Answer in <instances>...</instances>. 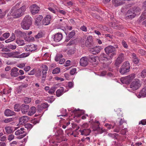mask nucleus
Masks as SVG:
<instances>
[{
    "mask_svg": "<svg viewBox=\"0 0 146 146\" xmlns=\"http://www.w3.org/2000/svg\"><path fill=\"white\" fill-rule=\"evenodd\" d=\"M19 3H17L15 6L12 7L8 15H11L15 18H19L24 14V12L26 10V6L24 5L18 9V6Z\"/></svg>",
    "mask_w": 146,
    "mask_h": 146,
    "instance_id": "nucleus-1",
    "label": "nucleus"
},
{
    "mask_svg": "<svg viewBox=\"0 0 146 146\" xmlns=\"http://www.w3.org/2000/svg\"><path fill=\"white\" fill-rule=\"evenodd\" d=\"M32 19L29 15L26 16L21 23L22 28L25 30H28L32 24Z\"/></svg>",
    "mask_w": 146,
    "mask_h": 146,
    "instance_id": "nucleus-2",
    "label": "nucleus"
},
{
    "mask_svg": "<svg viewBox=\"0 0 146 146\" xmlns=\"http://www.w3.org/2000/svg\"><path fill=\"white\" fill-rule=\"evenodd\" d=\"M130 64L129 62H125L123 63L119 69V72L122 74H125L130 71Z\"/></svg>",
    "mask_w": 146,
    "mask_h": 146,
    "instance_id": "nucleus-3",
    "label": "nucleus"
},
{
    "mask_svg": "<svg viewBox=\"0 0 146 146\" xmlns=\"http://www.w3.org/2000/svg\"><path fill=\"white\" fill-rule=\"evenodd\" d=\"M115 53L111 54L110 56H108L104 53H102L99 56L100 60L106 61L112 59L115 55Z\"/></svg>",
    "mask_w": 146,
    "mask_h": 146,
    "instance_id": "nucleus-4",
    "label": "nucleus"
},
{
    "mask_svg": "<svg viewBox=\"0 0 146 146\" xmlns=\"http://www.w3.org/2000/svg\"><path fill=\"white\" fill-rule=\"evenodd\" d=\"M141 86V84L139 79L133 81L130 85V88L133 90L138 89Z\"/></svg>",
    "mask_w": 146,
    "mask_h": 146,
    "instance_id": "nucleus-5",
    "label": "nucleus"
},
{
    "mask_svg": "<svg viewBox=\"0 0 146 146\" xmlns=\"http://www.w3.org/2000/svg\"><path fill=\"white\" fill-rule=\"evenodd\" d=\"M104 50L106 53L109 54L110 53L112 54L115 53V55L114 56L116 55L115 53L116 49L115 47L112 46H109L106 47L104 49Z\"/></svg>",
    "mask_w": 146,
    "mask_h": 146,
    "instance_id": "nucleus-6",
    "label": "nucleus"
},
{
    "mask_svg": "<svg viewBox=\"0 0 146 146\" xmlns=\"http://www.w3.org/2000/svg\"><path fill=\"white\" fill-rule=\"evenodd\" d=\"M136 15L130 8L127 11L125 16V18L127 19H131L135 17Z\"/></svg>",
    "mask_w": 146,
    "mask_h": 146,
    "instance_id": "nucleus-7",
    "label": "nucleus"
},
{
    "mask_svg": "<svg viewBox=\"0 0 146 146\" xmlns=\"http://www.w3.org/2000/svg\"><path fill=\"white\" fill-rule=\"evenodd\" d=\"M43 25V17L42 15H39L37 17V26L38 28H42Z\"/></svg>",
    "mask_w": 146,
    "mask_h": 146,
    "instance_id": "nucleus-8",
    "label": "nucleus"
},
{
    "mask_svg": "<svg viewBox=\"0 0 146 146\" xmlns=\"http://www.w3.org/2000/svg\"><path fill=\"white\" fill-rule=\"evenodd\" d=\"M124 60V54L121 53L117 59L115 64L116 66H118Z\"/></svg>",
    "mask_w": 146,
    "mask_h": 146,
    "instance_id": "nucleus-9",
    "label": "nucleus"
},
{
    "mask_svg": "<svg viewBox=\"0 0 146 146\" xmlns=\"http://www.w3.org/2000/svg\"><path fill=\"white\" fill-rule=\"evenodd\" d=\"M29 119V117L25 115L20 117L19 119V124L20 125L25 124L28 121Z\"/></svg>",
    "mask_w": 146,
    "mask_h": 146,
    "instance_id": "nucleus-10",
    "label": "nucleus"
},
{
    "mask_svg": "<svg viewBox=\"0 0 146 146\" xmlns=\"http://www.w3.org/2000/svg\"><path fill=\"white\" fill-rule=\"evenodd\" d=\"M102 49L101 47L96 46L91 48L90 51L93 54L96 55L99 53Z\"/></svg>",
    "mask_w": 146,
    "mask_h": 146,
    "instance_id": "nucleus-11",
    "label": "nucleus"
},
{
    "mask_svg": "<svg viewBox=\"0 0 146 146\" xmlns=\"http://www.w3.org/2000/svg\"><path fill=\"white\" fill-rule=\"evenodd\" d=\"M29 106L28 105L23 104L21 106V109L22 113L25 114L28 112L29 110Z\"/></svg>",
    "mask_w": 146,
    "mask_h": 146,
    "instance_id": "nucleus-12",
    "label": "nucleus"
},
{
    "mask_svg": "<svg viewBox=\"0 0 146 146\" xmlns=\"http://www.w3.org/2000/svg\"><path fill=\"white\" fill-rule=\"evenodd\" d=\"M88 57H83L80 59V64L82 66H87L88 64Z\"/></svg>",
    "mask_w": 146,
    "mask_h": 146,
    "instance_id": "nucleus-13",
    "label": "nucleus"
},
{
    "mask_svg": "<svg viewBox=\"0 0 146 146\" xmlns=\"http://www.w3.org/2000/svg\"><path fill=\"white\" fill-rule=\"evenodd\" d=\"M48 107V104L47 103H43L41 104L40 105H38V107H37V108H38V110L37 111V112H40L41 113V114H38V115H41L42 113V112H41V111L43 109H45ZM38 115L37 114V116H38Z\"/></svg>",
    "mask_w": 146,
    "mask_h": 146,
    "instance_id": "nucleus-14",
    "label": "nucleus"
},
{
    "mask_svg": "<svg viewBox=\"0 0 146 146\" xmlns=\"http://www.w3.org/2000/svg\"><path fill=\"white\" fill-rule=\"evenodd\" d=\"M51 17L50 15H47L46 17L43 19V25H47L50 23Z\"/></svg>",
    "mask_w": 146,
    "mask_h": 146,
    "instance_id": "nucleus-15",
    "label": "nucleus"
},
{
    "mask_svg": "<svg viewBox=\"0 0 146 146\" xmlns=\"http://www.w3.org/2000/svg\"><path fill=\"white\" fill-rule=\"evenodd\" d=\"M19 69L17 68L14 67L12 69L10 74L12 76L17 77L19 75L18 72Z\"/></svg>",
    "mask_w": 146,
    "mask_h": 146,
    "instance_id": "nucleus-16",
    "label": "nucleus"
},
{
    "mask_svg": "<svg viewBox=\"0 0 146 146\" xmlns=\"http://www.w3.org/2000/svg\"><path fill=\"white\" fill-rule=\"evenodd\" d=\"M93 42L92 37L91 36H88L85 42V45L86 46H90L92 44Z\"/></svg>",
    "mask_w": 146,
    "mask_h": 146,
    "instance_id": "nucleus-17",
    "label": "nucleus"
},
{
    "mask_svg": "<svg viewBox=\"0 0 146 146\" xmlns=\"http://www.w3.org/2000/svg\"><path fill=\"white\" fill-rule=\"evenodd\" d=\"M29 9L33 15H34L36 13V4L31 5L29 7Z\"/></svg>",
    "mask_w": 146,
    "mask_h": 146,
    "instance_id": "nucleus-18",
    "label": "nucleus"
},
{
    "mask_svg": "<svg viewBox=\"0 0 146 146\" xmlns=\"http://www.w3.org/2000/svg\"><path fill=\"white\" fill-rule=\"evenodd\" d=\"M15 33L16 36L19 37H25L26 36V33L18 29L15 31Z\"/></svg>",
    "mask_w": 146,
    "mask_h": 146,
    "instance_id": "nucleus-19",
    "label": "nucleus"
},
{
    "mask_svg": "<svg viewBox=\"0 0 146 146\" xmlns=\"http://www.w3.org/2000/svg\"><path fill=\"white\" fill-rule=\"evenodd\" d=\"M67 91L66 90L64 91V88L63 87H60L59 89L56 92V94L57 97H60L63 94Z\"/></svg>",
    "mask_w": 146,
    "mask_h": 146,
    "instance_id": "nucleus-20",
    "label": "nucleus"
},
{
    "mask_svg": "<svg viewBox=\"0 0 146 146\" xmlns=\"http://www.w3.org/2000/svg\"><path fill=\"white\" fill-rule=\"evenodd\" d=\"M54 39L55 41L58 42L60 41L62 38V35L61 33H57L54 36Z\"/></svg>",
    "mask_w": 146,
    "mask_h": 146,
    "instance_id": "nucleus-21",
    "label": "nucleus"
},
{
    "mask_svg": "<svg viewBox=\"0 0 146 146\" xmlns=\"http://www.w3.org/2000/svg\"><path fill=\"white\" fill-rule=\"evenodd\" d=\"M4 114L5 116H11L15 115V113L13 111L10 109H7L4 111Z\"/></svg>",
    "mask_w": 146,
    "mask_h": 146,
    "instance_id": "nucleus-22",
    "label": "nucleus"
},
{
    "mask_svg": "<svg viewBox=\"0 0 146 146\" xmlns=\"http://www.w3.org/2000/svg\"><path fill=\"white\" fill-rule=\"evenodd\" d=\"M79 131L81 133L82 135L87 136L89 135L91 133V130L89 129H84L83 130H80Z\"/></svg>",
    "mask_w": 146,
    "mask_h": 146,
    "instance_id": "nucleus-23",
    "label": "nucleus"
},
{
    "mask_svg": "<svg viewBox=\"0 0 146 146\" xmlns=\"http://www.w3.org/2000/svg\"><path fill=\"white\" fill-rule=\"evenodd\" d=\"M75 35V33L74 31H72L70 32L69 34L67 36L65 40V41L66 42H68L71 38Z\"/></svg>",
    "mask_w": 146,
    "mask_h": 146,
    "instance_id": "nucleus-24",
    "label": "nucleus"
},
{
    "mask_svg": "<svg viewBox=\"0 0 146 146\" xmlns=\"http://www.w3.org/2000/svg\"><path fill=\"white\" fill-rule=\"evenodd\" d=\"M131 10L136 15L137 14L140 12L141 11L140 8L137 6L133 7L130 8Z\"/></svg>",
    "mask_w": 146,
    "mask_h": 146,
    "instance_id": "nucleus-25",
    "label": "nucleus"
},
{
    "mask_svg": "<svg viewBox=\"0 0 146 146\" xmlns=\"http://www.w3.org/2000/svg\"><path fill=\"white\" fill-rule=\"evenodd\" d=\"M135 77V74H132L127 76L126 78H127V81L129 84L130 82Z\"/></svg>",
    "mask_w": 146,
    "mask_h": 146,
    "instance_id": "nucleus-26",
    "label": "nucleus"
},
{
    "mask_svg": "<svg viewBox=\"0 0 146 146\" xmlns=\"http://www.w3.org/2000/svg\"><path fill=\"white\" fill-rule=\"evenodd\" d=\"M5 130L6 133L11 134L13 132V128L10 126H6L5 128Z\"/></svg>",
    "mask_w": 146,
    "mask_h": 146,
    "instance_id": "nucleus-27",
    "label": "nucleus"
},
{
    "mask_svg": "<svg viewBox=\"0 0 146 146\" xmlns=\"http://www.w3.org/2000/svg\"><path fill=\"white\" fill-rule=\"evenodd\" d=\"M29 55V53H23L19 55L14 56L13 58H22L24 57H26Z\"/></svg>",
    "mask_w": 146,
    "mask_h": 146,
    "instance_id": "nucleus-28",
    "label": "nucleus"
},
{
    "mask_svg": "<svg viewBox=\"0 0 146 146\" xmlns=\"http://www.w3.org/2000/svg\"><path fill=\"white\" fill-rule=\"evenodd\" d=\"M36 112V108L35 107H32L28 112V115L31 116L33 115Z\"/></svg>",
    "mask_w": 146,
    "mask_h": 146,
    "instance_id": "nucleus-29",
    "label": "nucleus"
},
{
    "mask_svg": "<svg viewBox=\"0 0 146 146\" xmlns=\"http://www.w3.org/2000/svg\"><path fill=\"white\" fill-rule=\"evenodd\" d=\"M139 95L140 97H144L146 95V86L140 91Z\"/></svg>",
    "mask_w": 146,
    "mask_h": 146,
    "instance_id": "nucleus-30",
    "label": "nucleus"
},
{
    "mask_svg": "<svg viewBox=\"0 0 146 146\" xmlns=\"http://www.w3.org/2000/svg\"><path fill=\"white\" fill-rule=\"evenodd\" d=\"M24 130V128H21L20 129H18L15 131V135H18L25 133Z\"/></svg>",
    "mask_w": 146,
    "mask_h": 146,
    "instance_id": "nucleus-31",
    "label": "nucleus"
},
{
    "mask_svg": "<svg viewBox=\"0 0 146 146\" xmlns=\"http://www.w3.org/2000/svg\"><path fill=\"white\" fill-rule=\"evenodd\" d=\"M42 70V74H46L47 71L48 69V67L46 65H43L41 66Z\"/></svg>",
    "mask_w": 146,
    "mask_h": 146,
    "instance_id": "nucleus-32",
    "label": "nucleus"
},
{
    "mask_svg": "<svg viewBox=\"0 0 146 146\" xmlns=\"http://www.w3.org/2000/svg\"><path fill=\"white\" fill-rule=\"evenodd\" d=\"M132 56L133 62L135 64H137L139 62V60L136 56V55L135 54H133Z\"/></svg>",
    "mask_w": 146,
    "mask_h": 146,
    "instance_id": "nucleus-33",
    "label": "nucleus"
},
{
    "mask_svg": "<svg viewBox=\"0 0 146 146\" xmlns=\"http://www.w3.org/2000/svg\"><path fill=\"white\" fill-rule=\"evenodd\" d=\"M45 33L44 31L40 30L37 34V38H40L43 37Z\"/></svg>",
    "mask_w": 146,
    "mask_h": 146,
    "instance_id": "nucleus-34",
    "label": "nucleus"
},
{
    "mask_svg": "<svg viewBox=\"0 0 146 146\" xmlns=\"http://www.w3.org/2000/svg\"><path fill=\"white\" fill-rule=\"evenodd\" d=\"M21 106L19 104H16L14 106V110L16 111L19 112L21 110Z\"/></svg>",
    "mask_w": 146,
    "mask_h": 146,
    "instance_id": "nucleus-35",
    "label": "nucleus"
},
{
    "mask_svg": "<svg viewBox=\"0 0 146 146\" xmlns=\"http://www.w3.org/2000/svg\"><path fill=\"white\" fill-rule=\"evenodd\" d=\"M145 10L142 13L140 18L141 21L143 20L146 18V9H144Z\"/></svg>",
    "mask_w": 146,
    "mask_h": 146,
    "instance_id": "nucleus-36",
    "label": "nucleus"
},
{
    "mask_svg": "<svg viewBox=\"0 0 146 146\" xmlns=\"http://www.w3.org/2000/svg\"><path fill=\"white\" fill-rule=\"evenodd\" d=\"M88 58V61L95 62L96 61V59L93 55H89Z\"/></svg>",
    "mask_w": 146,
    "mask_h": 146,
    "instance_id": "nucleus-37",
    "label": "nucleus"
},
{
    "mask_svg": "<svg viewBox=\"0 0 146 146\" xmlns=\"http://www.w3.org/2000/svg\"><path fill=\"white\" fill-rule=\"evenodd\" d=\"M15 34H13L12 36L10 37L9 39L5 40V42L6 43H8L13 41L15 40Z\"/></svg>",
    "mask_w": 146,
    "mask_h": 146,
    "instance_id": "nucleus-38",
    "label": "nucleus"
},
{
    "mask_svg": "<svg viewBox=\"0 0 146 146\" xmlns=\"http://www.w3.org/2000/svg\"><path fill=\"white\" fill-rule=\"evenodd\" d=\"M1 54L5 57L8 58V57H11L12 54L11 52H3Z\"/></svg>",
    "mask_w": 146,
    "mask_h": 146,
    "instance_id": "nucleus-39",
    "label": "nucleus"
},
{
    "mask_svg": "<svg viewBox=\"0 0 146 146\" xmlns=\"http://www.w3.org/2000/svg\"><path fill=\"white\" fill-rule=\"evenodd\" d=\"M60 71V69L59 67H57L53 69L52 71L53 74H56L59 73Z\"/></svg>",
    "mask_w": 146,
    "mask_h": 146,
    "instance_id": "nucleus-40",
    "label": "nucleus"
},
{
    "mask_svg": "<svg viewBox=\"0 0 146 146\" xmlns=\"http://www.w3.org/2000/svg\"><path fill=\"white\" fill-rule=\"evenodd\" d=\"M62 57L63 55L62 54H57L55 57V60L56 61H58Z\"/></svg>",
    "mask_w": 146,
    "mask_h": 146,
    "instance_id": "nucleus-41",
    "label": "nucleus"
},
{
    "mask_svg": "<svg viewBox=\"0 0 146 146\" xmlns=\"http://www.w3.org/2000/svg\"><path fill=\"white\" fill-rule=\"evenodd\" d=\"M120 80L121 82L123 84H129L126 77L121 78Z\"/></svg>",
    "mask_w": 146,
    "mask_h": 146,
    "instance_id": "nucleus-42",
    "label": "nucleus"
},
{
    "mask_svg": "<svg viewBox=\"0 0 146 146\" xmlns=\"http://www.w3.org/2000/svg\"><path fill=\"white\" fill-rule=\"evenodd\" d=\"M25 40L29 41V42H32L34 40V38L32 36H29V37H26L25 38Z\"/></svg>",
    "mask_w": 146,
    "mask_h": 146,
    "instance_id": "nucleus-43",
    "label": "nucleus"
},
{
    "mask_svg": "<svg viewBox=\"0 0 146 146\" xmlns=\"http://www.w3.org/2000/svg\"><path fill=\"white\" fill-rule=\"evenodd\" d=\"M141 76L143 78H145L146 77V70H143L141 73Z\"/></svg>",
    "mask_w": 146,
    "mask_h": 146,
    "instance_id": "nucleus-44",
    "label": "nucleus"
},
{
    "mask_svg": "<svg viewBox=\"0 0 146 146\" xmlns=\"http://www.w3.org/2000/svg\"><path fill=\"white\" fill-rule=\"evenodd\" d=\"M117 122H119V125H122L123 123H125L124 120L119 118H118L117 120Z\"/></svg>",
    "mask_w": 146,
    "mask_h": 146,
    "instance_id": "nucleus-45",
    "label": "nucleus"
},
{
    "mask_svg": "<svg viewBox=\"0 0 146 146\" xmlns=\"http://www.w3.org/2000/svg\"><path fill=\"white\" fill-rule=\"evenodd\" d=\"M31 101V98L28 97H25L24 99V102L26 104H28Z\"/></svg>",
    "mask_w": 146,
    "mask_h": 146,
    "instance_id": "nucleus-46",
    "label": "nucleus"
},
{
    "mask_svg": "<svg viewBox=\"0 0 146 146\" xmlns=\"http://www.w3.org/2000/svg\"><path fill=\"white\" fill-rule=\"evenodd\" d=\"M55 90L56 88L55 87H51L50 89H49L48 91V92L50 94H53L55 92Z\"/></svg>",
    "mask_w": 146,
    "mask_h": 146,
    "instance_id": "nucleus-47",
    "label": "nucleus"
},
{
    "mask_svg": "<svg viewBox=\"0 0 146 146\" xmlns=\"http://www.w3.org/2000/svg\"><path fill=\"white\" fill-rule=\"evenodd\" d=\"M25 127L27 128V129H30L33 126L32 124L30 123H27L25 125Z\"/></svg>",
    "mask_w": 146,
    "mask_h": 146,
    "instance_id": "nucleus-48",
    "label": "nucleus"
},
{
    "mask_svg": "<svg viewBox=\"0 0 146 146\" xmlns=\"http://www.w3.org/2000/svg\"><path fill=\"white\" fill-rule=\"evenodd\" d=\"M14 119L13 118H10L5 119L3 121L5 123H8L13 121Z\"/></svg>",
    "mask_w": 146,
    "mask_h": 146,
    "instance_id": "nucleus-49",
    "label": "nucleus"
},
{
    "mask_svg": "<svg viewBox=\"0 0 146 146\" xmlns=\"http://www.w3.org/2000/svg\"><path fill=\"white\" fill-rule=\"evenodd\" d=\"M138 52L141 55H143L145 54V51L143 49H139L138 51Z\"/></svg>",
    "mask_w": 146,
    "mask_h": 146,
    "instance_id": "nucleus-50",
    "label": "nucleus"
},
{
    "mask_svg": "<svg viewBox=\"0 0 146 146\" xmlns=\"http://www.w3.org/2000/svg\"><path fill=\"white\" fill-rule=\"evenodd\" d=\"M76 68H74L70 71V73L71 75H73L76 73Z\"/></svg>",
    "mask_w": 146,
    "mask_h": 146,
    "instance_id": "nucleus-51",
    "label": "nucleus"
},
{
    "mask_svg": "<svg viewBox=\"0 0 146 146\" xmlns=\"http://www.w3.org/2000/svg\"><path fill=\"white\" fill-rule=\"evenodd\" d=\"M127 131V129L125 128L124 129H122L121 130L120 133L121 134L124 135L126 134Z\"/></svg>",
    "mask_w": 146,
    "mask_h": 146,
    "instance_id": "nucleus-52",
    "label": "nucleus"
},
{
    "mask_svg": "<svg viewBox=\"0 0 146 146\" xmlns=\"http://www.w3.org/2000/svg\"><path fill=\"white\" fill-rule=\"evenodd\" d=\"M46 74H42V79L41 80V82L44 83L45 81L46 78Z\"/></svg>",
    "mask_w": 146,
    "mask_h": 146,
    "instance_id": "nucleus-53",
    "label": "nucleus"
},
{
    "mask_svg": "<svg viewBox=\"0 0 146 146\" xmlns=\"http://www.w3.org/2000/svg\"><path fill=\"white\" fill-rule=\"evenodd\" d=\"M14 138V135L13 134H11L8 136V139L9 141H11Z\"/></svg>",
    "mask_w": 146,
    "mask_h": 146,
    "instance_id": "nucleus-54",
    "label": "nucleus"
},
{
    "mask_svg": "<svg viewBox=\"0 0 146 146\" xmlns=\"http://www.w3.org/2000/svg\"><path fill=\"white\" fill-rule=\"evenodd\" d=\"M12 54V56L13 58L14 56H17L20 55V52H11Z\"/></svg>",
    "mask_w": 146,
    "mask_h": 146,
    "instance_id": "nucleus-55",
    "label": "nucleus"
},
{
    "mask_svg": "<svg viewBox=\"0 0 146 146\" xmlns=\"http://www.w3.org/2000/svg\"><path fill=\"white\" fill-rule=\"evenodd\" d=\"M8 47L9 48L11 49L12 50L15 49L16 48V46L15 45H13L11 44L9 45Z\"/></svg>",
    "mask_w": 146,
    "mask_h": 146,
    "instance_id": "nucleus-56",
    "label": "nucleus"
},
{
    "mask_svg": "<svg viewBox=\"0 0 146 146\" xmlns=\"http://www.w3.org/2000/svg\"><path fill=\"white\" fill-rule=\"evenodd\" d=\"M80 29L82 31L86 32L87 31V29L86 27L85 26H82L80 27Z\"/></svg>",
    "mask_w": 146,
    "mask_h": 146,
    "instance_id": "nucleus-57",
    "label": "nucleus"
},
{
    "mask_svg": "<svg viewBox=\"0 0 146 146\" xmlns=\"http://www.w3.org/2000/svg\"><path fill=\"white\" fill-rule=\"evenodd\" d=\"M25 63H22L18 64L17 66L18 67L22 68L25 66Z\"/></svg>",
    "mask_w": 146,
    "mask_h": 146,
    "instance_id": "nucleus-58",
    "label": "nucleus"
},
{
    "mask_svg": "<svg viewBox=\"0 0 146 146\" xmlns=\"http://www.w3.org/2000/svg\"><path fill=\"white\" fill-rule=\"evenodd\" d=\"M141 124L142 125H146V120L145 119H143L139 122V124Z\"/></svg>",
    "mask_w": 146,
    "mask_h": 146,
    "instance_id": "nucleus-59",
    "label": "nucleus"
},
{
    "mask_svg": "<svg viewBox=\"0 0 146 146\" xmlns=\"http://www.w3.org/2000/svg\"><path fill=\"white\" fill-rule=\"evenodd\" d=\"M9 36V33H6L3 35V36L5 38H7Z\"/></svg>",
    "mask_w": 146,
    "mask_h": 146,
    "instance_id": "nucleus-60",
    "label": "nucleus"
},
{
    "mask_svg": "<svg viewBox=\"0 0 146 146\" xmlns=\"http://www.w3.org/2000/svg\"><path fill=\"white\" fill-rule=\"evenodd\" d=\"M74 53V51L72 49H70L68 52V54L69 55H71Z\"/></svg>",
    "mask_w": 146,
    "mask_h": 146,
    "instance_id": "nucleus-61",
    "label": "nucleus"
},
{
    "mask_svg": "<svg viewBox=\"0 0 146 146\" xmlns=\"http://www.w3.org/2000/svg\"><path fill=\"white\" fill-rule=\"evenodd\" d=\"M122 44L123 45V46L126 48H127L128 47V46H127V45L126 43V42L123 40L122 41Z\"/></svg>",
    "mask_w": 146,
    "mask_h": 146,
    "instance_id": "nucleus-62",
    "label": "nucleus"
},
{
    "mask_svg": "<svg viewBox=\"0 0 146 146\" xmlns=\"http://www.w3.org/2000/svg\"><path fill=\"white\" fill-rule=\"evenodd\" d=\"M70 61L69 60H68L66 62V64L64 65V66H69L70 65Z\"/></svg>",
    "mask_w": 146,
    "mask_h": 146,
    "instance_id": "nucleus-63",
    "label": "nucleus"
},
{
    "mask_svg": "<svg viewBox=\"0 0 146 146\" xmlns=\"http://www.w3.org/2000/svg\"><path fill=\"white\" fill-rule=\"evenodd\" d=\"M57 133L58 135L62 134L63 133V131L61 129H60L57 131Z\"/></svg>",
    "mask_w": 146,
    "mask_h": 146,
    "instance_id": "nucleus-64",
    "label": "nucleus"
}]
</instances>
